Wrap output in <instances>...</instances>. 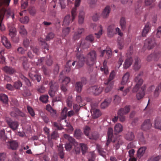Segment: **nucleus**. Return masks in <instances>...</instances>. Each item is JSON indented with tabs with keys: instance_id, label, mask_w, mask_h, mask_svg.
I'll return each instance as SVG.
<instances>
[{
	"instance_id": "1",
	"label": "nucleus",
	"mask_w": 161,
	"mask_h": 161,
	"mask_svg": "<svg viewBox=\"0 0 161 161\" xmlns=\"http://www.w3.org/2000/svg\"><path fill=\"white\" fill-rule=\"evenodd\" d=\"M81 0H76L75 2V7L73 8L71 11V17L70 15H66L64 19L63 25L67 26L70 22H72L75 19L77 15V8L80 5Z\"/></svg>"
},
{
	"instance_id": "2",
	"label": "nucleus",
	"mask_w": 161,
	"mask_h": 161,
	"mask_svg": "<svg viewBox=\"0 0 161 161\" xmlns=\"http://www.w3.org/2000/svg\"><path fill=\"white\" fill-rule=\"evenodd\" d=\"M97 58L96 52L94 50L92 51L87 55L86 59V64L91 68L95 63Z\"/></svg>"
},
{
	"instance_id": "3",
	"label": "nucleus",
	"mask_w": 161,
	"mask_h": 161,
	"mask_svg": "<svg viewBox=\"0 0 161 161\" xmlns=\"http://www.w3.org/2000/svg\"><path fill=\"white\" fill-rule=\"evenodd\" d=\"M118 34L120 36H122L123 33L121 32L120 29L117 27L115 29L113 25H111L108 26L107 28V34L109 37H112L115 34Z\"/></svg>"
},
{
	"instance_id": "4",
	"label": "nucleus",
	"mask_w": 161,
	"mask_h": 161,
	"mask_svg": "<svg viewBox=\"0 0 161 161\" xmlns=\"http://www.w3.org/2000/svg\"><path fill=\"white\" fill-rule=\"evenodd\" d=\"M130 109V105H126L124 108H121L119 109L118 112V115L119 117V120L122 122H124L125 120V115L129 113Z\"/></svg>"
},
{
	"instance_id": "5",
	"label": "nucleus",
	"mask_w": 161,
	"mask_h": 161,
	"mask_svg": "<svg viewBox=\"0 0 161 161\" xmlns=\"http://www.w3.org/2000/svg\"><path fill=\"white\" fill-rule=\"evenodd\" d=\"M133 53V46H130V47L129 52L126 53L127 58L123 64V67L125 69L128 68L131 65L133 62V59L131 56Z\"/></svg>"
},
{
	"instance_id": "6",
	"label": "nucleus",
	"mask_w": 161,
	"mask_h": 161,
	"mask_svg": "<svg viewBox=\"0 0 161 161\" xmlns=\"http://www.w3.org/2000/svg\"><path fill=\"white\" fill-rule=\"evenodd\" d=\"M143 72H141L137 75L136 76L134 79L135 82L136 83V84L133 88L132 90L133 92H135L139 90H141V88L140 87L142 85L143 83V80L141 78V76L143 75Z\"/></svg>"
},
{
	"instance_id": "7",
	"label": "nucleus",
	"mask_w": 161,
	"mask_h": 161,
	"mask_svg": "<svg viewBox=\"0 0 161 161\" xmlns=\"http://www.w3.org/2000/svg\"><path fill=\"white\" fill-rule=\"evenodd\" d=\"M89 43L85 40L82 39L80 42L77 46L75 52H80L82 53V49H87L89 47Z\"/></svg>"
},
{
	"instance_id": "8",
	"label": "nucleus",
	"mask_w": 161,
	"mask_h": 161,
	"mask_svg": "<svg viewBox=\"0 0 161 161\" xmlns=\"http://www.w3.org/2000/svg\"><path fill=\"white\" fill-rule=\"evenodd\" d=\"M77 58V64L76 67L77 68H80L83 66L85 60V58L80 52H77L76 54Z\"/></svg>"
},
{
	"instance_id": "9",
	"label": "nucleus",
	"mask_w": 161,
	"mask_h": 161,
	"mask_svg": "<svg viewBox=\"0 0 161 161\" xmlns=\"http://www.w3.org/2000/svg\"><path fill=\"white\" fill-rule=\"evenodd\" d=\"M49 85L50 86V89L48 93L51 97H53L54 96L55 92L57 90L58 86L57 83L52 81L50 82Z\"/></svg>"
},
{
	"instance_id": "10",
	"label": "nucleus",
	"mask_w": 161,
	"mask_h": 161,
	"mask_svg": "<svg viewBox=\"0 0 161 161\" xmlns=\"http://www.w3.org/2000/svg\"><path fill=\"white\" fill-rule=\"evenodd\" d=\"M156 45L155 38L151 37L147 39L144 43L145 47L149 50L153 48Z\"/></svg>"
},
{
	"instance_id": "11",
	"label": "nucleus",
	"mask_w": 161,
	"mask_h": 161,
	"mask_svg": "<svg viewBox=\"0 0 161 161\" xmlns=\"http://www.w3.org/2000/svg\"><path fill=\"white\" fill-rule=\"evenodd\" d=\"M6 120L9 126L13 130H15L18 129L19 126V124L18 122L13 121L11 119L9 118H7Z\"/></svg>"
},
{
	"instance_id": "12",
	"label": "nucleus",
	"mask_w": 161,
	"mask_h": 161,
	"mask_svg": "<svg viewBox=\"0 0 161 161\" xmlns=\"http://www.w3.org/2000/svg\"><path fill=\"white\" fill-rule=\"evenodd\" d=\"M161 57V52H155L148 55L146 60L148 62H150L153 60L157 61Z\"/></svg>"
},
{
	"instance_id": "13",
	"label": "nucleus",
	"mask_w": 161,
	"mask_h": 161,
	"mask_svg": "<svg viewBox=\"0 0 161 161\" xmlns=\"http://www.w3.org/2000/svg\"><path fill=\"white\" fill-rule=\"evenodd\" d=\"M103 90L102 87L95 86L90 87L88 89V91L91 92L94 95H98L100 94Z\"/></svg>"
},
{
	"instance_id": "14",
	"label": "nucleus",
	"mask_w": 161,
	"mask_h": 161,
	"mask_svg": "<svg viewBox=\"0 0 161 161\" xmlns=\"http://www.w3.org/2000/svg\"><path fill=\"white\" fill-rule=\"evenodd\" d=\"M113 142L114 144L113 145L114 147L115 148L116 150H118L119 148L123 143V141L120 136H118L116 138H114Z\"/></svg>"
},
{
	"instance_id": "15",
	"label": "nucleus",
	"mask_w": 161,
	"mask_h": 161,
	"mask_svg": "<svg viewBox=\"0 0 161 161\" xmlns=\"http://www.w3.org/2000/svg\"><path fill=\"white\" fill-rule=\"evenodd\" d=\"M108 139L106 143V145L108 146L111 142L113 141L114 135L113 134V130L112 128H109L107 132Z\"/></svg>"
},
{
	"instance_id": "16",
	"label": "nucleus",
	"mask_w": 161,
	"mask_h": 161,
	"mask_svg": "<svg viewBox=\"0 0 161 161\" xmlns=\"http://www.w3.org/2000/svg\"><path fill=\"white\" fill-rule=\"evenodd\" d=\"M85 30L83 28H78L77 30L74 32L73 36V39L74 41L78 40L81 37V34L84 32Z\"/></svg>"
},
{
	"instance_id": "17",
	"label": "nucleus",
	"mask_w": 161,
	"mask_h": 161,
	"mask_svg": "<svg viewBox=\"0 0 161 161\" xmlns=\"http://www.w3.org/2000/svg\"><path fill=\"white\" fill-rule=\"evenodd\" d=\"M29 75L30 78L33 81L36 80L37 82H39L41 80V75L36 73H33L32 72H30L29 74Z\"/></svg>"
},
{
	"instance_id": "18",
	"label": "nucleus",
	"mask_w": 161,
	"mask_h": 161,
	"mask_svg": "<svg viewBox=\"0 0 161 161\" xmlns=\"http://www.w3.org/2000/svg\"><path fill=\"white\" fill-rule=\"evenodd\" d=\"M152 125L150 119H146L142 125L141 129L144 130H149L151 127Z\"/></svg>"
},
{
	"instance_id": "19",
	"label": "nucleus",
	"mask_w": 161,
	"mask_h": 161,
	"mask_svg": "<svg viewBox=\"0 0 161 161\" xmlns=\"http://www.w3.org/2000/svg\"><path fill=\"white\" fill-rule=\"evenodd\" d=\"M2 69L5 73L10 75L13 74L16 72L14 68L8 66H5Z\"/></svg>"
},
{
	"instance_id": "20",
	"label": "nucleus",
	"mask_w": 161,
	"mask_h": 161,
	"mask_svg": "<svg viewBox=\"0 0 161 161\" xmlns=\"http://www.w3.org/2000/svg\"><path fill=\"white\" fill-rule=\"evenodd\" d=\"M91 111L92 117L94 119H96L99 117L102 114L100 110L97 108H92Z\"/></svg>"
},
{
	"instance_id": "21",
	"label": "nucleus",
	"mask_w": 161,
	"mask_h": 161,
	"mask_svg": "<svg viewBox=\"0 0 161 161\" xmlns=\"http://www.w3.org/2000/svg\"><path fill=\"white\" fill-rule=\"evenodd\" d=\"M111 10V8L109 6H106L103 9L101 14L103 18H106L109 16Z\"/></svg>"
},
{
	"instance_id": "22",
	"label": "nucleus",
	"mask_w": 161,
	"mask_h": 161,
	"mask_svg": "<svg viewBox=\"0 0 161 161\" xmlns=\"http://www.w3.org/2000/svg\"><path fill=\"white\" fill-rule=\"evenodd\" d=\"M146 89V86L145 85L141 87V90L136 94V97L138 100H139L143 97L145 94V90Z\"/></svg>"
},
{
	"instance_id": "23",
	"label": "nucleus",
	"mask_w": 161,
	"mask_h": 161,
	"mask_svg": "<svg viewBox=\"0 0 161 161\" xmlns=\"http://www.w3.org/2000/svg\"><path fill=\"white\" fill-rule=\"evenodd\" d=\"M105 54H106V58L107 59L110 58L112 56V52L110 49L107 50H104L101 51L100 57H103Z\"/></svg>"
},
{
	"instance_id": "24",
	"label": "nucleus",
	"mask_w": 161,
	"mask_h": 161,
	"mask_svg": "<svg viewBox=\"0 0 161 161\" xmlns=\"http://www.w3.org/2000/svg\"><path fill=\"white\" fill-rule=\"evenodd\" d=\"M141 65V60L140 58L138 57L136 58L135 59L134 69L136 71H137L140 68Z\"/></svg>"
},
{
	"instance_id": "25",
	"label": "nucleus",
	"mask_w": 161,
	"mask_h": 161,
	"mask_svg": "<svg viewBox=\"0 0 161 161\" xmlns=\"http://www.w3.org/2000/svg\"><path fill=\"white\" fill-rule=\"evenodd\" d=\"M10 114L11 116L13 117H16L18 115L22 117H23L24 116V114L21 112L18 108H15L14 111L11 112L10 113Z\"/></svg>"
},
{
	"instance_id": "26",
	"label": "nucleus",
	"mask_w": 161,
	"mask_h": 161,
	"mask_svg": "<svg viewBox=\"0 0 161 161\" xmlns=\"http://www.w3.org/2000/svg\"><path fill=\"white\" fill-rule=\"evenodd\" d=\"M142 0H138L136 4V12L137 14H140L142 11L143 7H142Z\"/></svg>"
},
{
	"instance_id": "27",
	"label": "nucleus",
	"mask_w": 161,
	"mask_h": 161,
	"mask_svg": "<svg viewBox=\"0 0 161 161\" xmlns=\"http://www.w3.org/2000/svg\"><path fill=\"white\" fill-rule=\"evenodd\" d=\"M130 75V73L128 72H126L124 75L122 77V79L121 82L122 85H125L127 83L129 82V78Z\"/></svg>"
},
{
	"instance_id": "28",
	"label": "nucleus",
	"mask_w": 161,
	"mask_h": 161,
	"mask_svg": "<svg viewBox=\"0 0 161 161\" xmlns=\"http://www.w3.org/2000/svg\"><path fill=\"white\" fill-rule=\"evenodd\" d=\"M7 145L9 148L14 150L16 149L18 147V143L14 141H9Z\"/></svg>"
},
{
	"instance_id": "29",
	"label": "nucleus",
	"mask_w": 161,
	"mask_h": 161,
	"mask_svg": "<svg viewBox=\"0 0 161 161\" xmlns=\"http://www.w3.org/2000/svg\"><path fill=\"white\" fill-rule=\"evenodd\" d=\"M20 60L22 61V65L24 68L27 70L29 67V64L28 63L27 59L25 57H22L20 58Z\"/></svg>"
},
{
	"instance_id": "30",
	"label": "nucleus",
	"mask_w": 161,
	"mask_h": 161,
	"mask_svg": "<svg viewBox=\"0 0 161 161\" xmlns=\"http://www.w3.org/2000/svg\"><path fill=\"white\" fill-rule=\"evenodd\" d=\"M82 135L83 133L80 129H76L74 131V136L76 138L78 139H81Z\"/></svg>"
},
{
	"instance_id": "31",
	"label": "nucleus",
	"mask_w": 161,
	"mask_h": 161,
	"mask_svg": "<svg viewBox=\"0 0 161 161\" xmlns=\"http://www.w3.org/2000/svg\"><path fill=\"white\" fill-rule=\"evenodd\" d=\"M85 12L82 10H80L78 16V23L80 24H82L84 21Z\"/></svg>"
},
{
	"instance_id": "32",
	"label": "nucleus",
	"mask_w": 161,
	"mask_h": 161,
	"mask_svg": "<svg viewBox=\"0 0 161 161\" xmlns=\"http://www.w3.org/2000/svg\"><path fill=\"white\" fill-rule=\"evenodd\" d=\"M150 29V27L149 23H147L143 29L142 35L143 37L146 36V34L149 31Z\"/></svg>"
},
{
	"instance_id": "33",
	"label": "nucleus",
	"mask_w": 161,
	"mask_h": 161,
	"mask_svg": "<svg viewBox=\"0 0 161 161\" xmlns=\"http://www.w3.org/2000/svg\"><path fill=\"white\" fill-rule=\"evenodd\" d=\"M123 129L122 125L119 123H118L114 126V132L115 134L119 133L122 131Z\"/></svg>"
},
{
	"instance_id": "34",
	"label": "nucleus",
	"mask_w": 161,
	"mask_h": 161,
	"mask_svg": "<svg viewBox=\"0 0 161 161\" xmlns=\"http://www.w3.org/2000/svg\"><path fill=\"white\" fill-rule=\"evenodd\" d=\"M125 138L127 140L132 141L135 138V135L132 132H128L125 135Z\"/></svg>"
},
{
	"instance_id": "35",
	"label": "nucleus",
	"mask_w": 161,
	"mask_h": 161,
	"mask_svg": "<svg viewBox=\"0 0 161 161\" xmlns=\"http://www.w3.org/2000/svg\"><path fill=\"white\" fill-rule=\"evenodd\" d=\"M2 42L3 45L7 48H9L11 47V44L7 38L3 36L2 38Z\"/></svg>"
},
{
	"instance_id": "36",
	"label": "nucleus",
	"mask_w": 161,
	"mask_h": 161,
	"mask_svg": "<svg viewBox=\"0 0 161 161\" xmlns=\"http://www.w3.org/2000/svg\"><path fill=\"white\" fill-rule=\"evenodd\" d=\"M111 101V99H106L101 104V107L102 109H104L107 107L110 104Z\"/></svg>"
},
{
	"instance_id": "37",
	"label": "nucleus",
	"mask_w": 161,
	"mask_h": 161,
	"mask_svg": "<svg viewBox=\"0 0 161 161\" xmlns=\"http://www.w3.org/2000/svg\"><path fill=\"white\" fill-rule=\"evenodd\" d=\"M137 137L138 139L142 144H146V139L143 136V134L142 132H140L138 133L137 135Z\"/></svg>"
},
{
	"instance_id": "38",
	"label": "nucleus",
	"mask_w": 161,
	"mask_h": 161,
	"mask_svg": "<svg viewBox=\"0 0 161 161\" xmlns=\"http://www.w3.org/2000/svg\"><path fill=\"white\" fill-rule=\"evenodd\" d=\"M155 127L156 128L161 130V117H158L155 120Z\"/></svg>"
},
{
	"instance_id": "39",
	"label": "nucleus",
	"mask_w": 161,
	"mask_h": 161,
	"mask_svg": "<svg viewBox=\"0 0 161 161\" xmlns=\"http://www.w3.org/2000/svg\"><path fill=\"white\" fill-rule=\"evenodd\" d=\"M146 149V147H141L137 151V156L138 157H141L145 153Z\"/></svg>"
},
{
	"instance_id": "40",
	"label": "nucleus",
	"mask_w": 161,
	"mask_h": 161,
	"mask_svg": "<svg viewBox=\"0 0 161 161\" xmlns=\"http://www.w3.org/2000/svg\"><path fill=\"white\" fill-rule=\"evenodd\" d=\"M19 76V77L25 82V84L27 86L29 87L31 86V82L30 80L23 75L22 74L20 75Z\"/></svg>"
},
{
	"instance_id": "41",
	"label": "nucleus",
	"mask_w": 161,
	"mask_h": 161,
	"mask_svg": "<svg viewBox=\"0 0 161 161\" xmlns=\"http://www.w3.org/2000/svg\"><path fill=\"white\" fill-rule=\"evenodd\" d=\"M83 85L81 82L78 81L76 82L75 85V90L78 92H81Z\"/></svg>"
},
{
	"instance_id": "42",
	"label": "nucleus",
	"mask_w": 161,
	"mask_h": 161,
	"mask_svg": "<svg viewBox=\"0 0 161 161\" xmlns=\"http://www.w3.org/2000/svg\"><path fill=\"white\" fill-rule=\"evenodd\" d=\"M120 25L121 27V29L124 30L126 27V22L125 18L124 17H122L120 21Z\"/></svg>"
},
{
	"instance_id": "43",
	"label": "nucleus",
	"mask_w": 161,
	"mask_h": 161,
	"mask_svg": "<svg viewBox=\"0 0 161 161\" xmlns=\"http://www.w3.org/2000/svg\"><path fill=\"white\" fill-rule=\"evenodd\" d=\"M161 91V82L156 87L154 92V96L156 97H158Z\"/></svg>"
},
{
	"instance_id": "44",
	"label": "nucleus",
	"mask_w": 161,
	"mask_h": 161,
	"mask_svg": "<svg viewBox=\"0 0 161 161\" xmlns=\"http://www.w3.org/2000/svg\"><path fill=\"white\" fill-rule=\"evenodd\" d=\"M79 147L80 148L83 154H85L87 152L88 147L84 143H80L79 144Z\"/></svg>"
},
{
	"instance_id": "45",
	"label": "nucleus",
	"mask_w": 161,
	"mask_h": 161,
	"mask_svg": "<svg viewBox=\"0 0 161 161\" xmlns=\"http://www.w3.org/2000/svg\"><path fill=\"white\" fill-rule=\"evenodd\" d=\"M90 130V128L88 126H86L84 129V134L88 136V137L90 139H95L96 138V137H94L93 136H92V137H89L88 136L89 133V131Z\"/></svg>"
},
{
	"instance_id": "46",
	"label": "nucleus",
	"mask_w": 161,
	"mask_h": 161,
	"mask_svg": "<svg viewBox=\"0 0 161 161\" xmlns=\"http://www.w3.org/2000/svg\"><path fill=\"white\" fill-rule=\"evenodd\" d=\"M107 61L106 60H104L103 64V67L101 68V70L102 71H103L104 73L105 74H107L108 73V70L107 66Z\"/></svg>"
},
{
	"instance_id": "47",
	"label": "nucleus",
	"mask_w": 161,
	"mask_h": 161,
	"mask_svg": "<svg viewBox=\"0 0 161 161\" xmlns=\"http://www.w3.org/2000/svg\"><path fill=\"white\" fill-rule=\"evenodd\" d=\"M161 158V155H153L147 161H159Z\"/></svg>"
},
{
	"instance_id": "48",
	"label": "nucleus",
	"mask_w": 161,
	"mask_h": 161,
	"mask_svg": "<svg viewBox=\"0 0 161 161\" xmlns=\"http://www.w3.org/2000/svg\"><path fill=\"white\" fill-rule=\"evenodd\" d=\"M117 43L118 48L120 50L122 49L124 47L125 44L124 40L120 38L119 39V38Z\"/></svg>"
},
{
	"instance_id": "49",
	"label": "nucleus",
	"mask_w": 161,
	"mask_h": 161,
	"mask_svg": "<svg viewBox=\"0 0 161 161\" xmlns=\"http://www.w3.org/2000/svg\"><path fill=\"white\" fill-rule=\"evenodd\" d=\"M39 42H41V44L42 46V48L45 49H46L47 51L48 50V46L47 44L45 42L44 40L43 39L40 38L39 39Z\"/></svg>"
},
{
	"instance_id": "50",
	"label": "nucleus",
	"mask_w": 161,
	"mask_h": 161,
	"mask_svg": "<svg viewBox=\"0 0 161 161\" xmlns=\"http://www.w3.org/2000/svg\"><path fill=\"white\" fill-rule=\"evenodd\" d=\"M134 153L135 151L133 149H131L129 151V156L130 157L129 159V161H136V158L133 157Z\"/></svg>"
},
{
	"instance_id": "51",
	"label": "nucleus",
	"mask_w": 161,
	"mask_h": 161,
	"mask_svg": "<svg viewBox=\"0 0 161 161\" xmlns=\"http://www.w3.org/2000/svg\"><path fill=\"white\" fill-rule=\"evenodd\" d=\"M115 75V73L113 71L110 73L109 77L107 82H104L105 84H109L110 82H113L111 80L113 79Z\"/></svg>"
},
{
	"instance_id": "52",
	"label": "nucleus",
	"mask_w": 161,
	"mask_h": 161,
	"mask_svg": "<svg viewBox=\"0 0 161 161\" xmlns=\"http://www.w3.org/2000/svg\"><path fill=\"white\" fill-rule=\"evenodd\" d=\"M68 109L67 108L64 107L62 110L61 115L62 119H66L67 116V112Z\"/></svg>"
},
{
	"instance_id": "53",
	"label": "nucleus",
	"mask_w": 161,
	"mask_h": 161,
	"mask_svg": "<svg viewBox=\"0 0 161 161\" xmlns=\"http://www.w3.org/2000/svg\"><path fill=\"white\" fill-rule=\"evenodd\" d=\"M22 86V83L19 80H17L14 83V87L16 89L19 90L20 87Z\"/></svg>"
},
{
	"instance_id": "54",
	"label": "nucleus",
	"mask_w": 161,
	"mask_h": 161,
	"mask_svg": "<svg viewBox=\"0 0 161 161\" xmlns=\"http://www.w3.org/2000/svg\"><path fill=\"white\" fill-rule=\"evenodd\" d=\"M97 149L99 154L103 156L105 155V152L103 149L102 148L101 145L97 144Z\"/></svg>"
},
{
	"instance_id": "55",
	"label": "nucleus",
	"mask_w": 161,
	"mask_h": 161,
	"mask_svg": "<svg viewBox=\"0 0 161 161\" xmlns=\"http://www.w3.org/2000/svg\"><path fill=\"white\" fill-rule=\"evenodd\" d=\"M0 100L3 103H7L8 100L7 96L4 94H1L0 96Z\"/></svg>"
},
{
	"instance_id": "56",
	"label": "nucleus",
	"mask_w": 161,
	"mask_h": 161,
	"mask_svg": "<svg viewBox=\"0 0 161 161\" xmlns=\"http://www.w3.org/2000/svg\"><path fill=\"white\" fill-rule=\"evenodd\" d=\"M46 64L49 66L52 65L53 63V60L52 57L50 56H47L46 59Z\"/></svg>"
},
{
	"instance_id": "57",
	"label": "nucleus",
	"mask_w": 161,
	"mask_h": 161,
	"mask_svg": "<svg viewBox=\"0 0 161 161\" xmlns=\"http://www.w3.org/2000/svg\"><path fill=\"white\" fill-rule=\"evenodd\" d=\"M97 29L99 30L98 32L97 33H95V35L97 36V38H99L100 37L103 33V27L102 25H100L99 26L97 27Z\"/></svg>"
},
{
	"instance_id": "58",
	"label": "nucleus",
	"mask_w": 161,
	"mask_h": 161,
	"mask_svg": "<svg viewBox=\"0 0 161 161\" xmlns=\"http://www.w3.org/2000/svg\"><path fill=\"white\" fill-rule=\"evenodd\" d=\"M124 87L121 86L118 89V91H122L123 92V95L124 96H125L127 94V93L129 92L130 89L129 88H127L124 90Z\"/></svg>"
},
{
	"instance_id": "59",
	"label": "nucleus",
	"mask_w": 161,
	"mask_h": 161,
	"mask_svg": "<svg viewBox=\"0 0 161 161\" xmlns=\"http://www.w3.org/2000/svg\"><path fill=\"white\" fill-rule=\"evenodd\" d=\"M19 32L20 34L25 36L27 34V32L25 29L24 25H20L19 26Z\"/></svg>"
},
{
	"instance_id": "60",
	"label": "nucleus",
	"mask_w": 161,
	"mask_h": 161,
	"mask_svg": "<svg viewBox=\"0 0 161 161\" xmlns=\"http://www.w3.org/2000/svg\"><path fill=\"white\" fill-rule=\"evenodd\" d=\"M48 96L47 95H42L40 96V100L42 102L47 103L48 101Z\"/></svg>"
},
{
	"instance_id": "61",
	"label": "nucleus",
	"mask_w": 161,
	"mask_h": 161,
	"mask_svg": "<svg viewBox=\"0 0 161 161\" xmlns=\"http://www.w3.org/2000/svg\"><path fill=\"white\" fill-rule=\"evenodd\" d=\"M64 137L66 139L68 140L69 142V143H72L73 144L74 142L75 141V140L72 137L70 136L69 135L67 134H64Z\"/></svg>"
},
{
	"instance_id": "62",
	"label": "nucleus",
	"mask_w": 161,
	"mask_h": 161,
	"mask_svg": "<svg viewBox=\"0 0 161 161\" xmlns=\"http://www.w3.org/2000/svg\"><path fill=\"white\" fill-rule=\"evenodd\" d=\"M72 97V96H69L67 99L66 103L68 107H71L72 106L73 100Z\"/></svg>"
},
{
	"instance_id": "63",
	"label": "nucleus",
	"mask_w": 161,
	"mask_h": 161,
	"mask_svg": "<svg viewBox=\"0 0 161 161\" xmlns=\"http://www.w3.org/2000/svg\"><path fill=\"white\" fill-rule=\"evenodd\" d=\"M58 149V155L59 156L60 158L63 159L64 157V153L63 152V148L60 145Z\"/></svg>"
},
{
	"instance_id": "64",
	"label": "nucleus",
	"mask_w": 161,
	"mask_h": 161,
	"mask_svg": "<svg viewBox=\"0 0 161 161\" xmlns=\"http://www.w3.org/2000/svg\"><path fill=\"white\" fill-rule=\"evenodd\" d=\"M27 109L29 114L32 117L34 116L35 113L33 109L30 106L28 105L27 106Z\"/></svg>"
}]
</instances>
